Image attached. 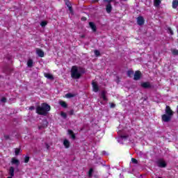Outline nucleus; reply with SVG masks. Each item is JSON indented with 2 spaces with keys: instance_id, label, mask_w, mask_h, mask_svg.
Returning a JSON list of instances; mask_svg holds the SVG:
<instances>
[{
  "instance_id": "obj_1",
  "label": "nucleus",
  "mask_w": 178,
  "mask_h": 178,
  "mask_svg": "<svg viewBox=\"0 0 178 178\" xmlns=\"http://www.w3.org/2000/svg\"><path fill=\"white\" fill-rule=\"evenodd\" d=\"M86 73V68L74 65L71 68V77L74 80H79Z\"/></svg>"
},
{
  "instance_id": "obj_2",
  "label": "nucleus",
  "mask_w": 178,
  "mask_h": 178,
  "mask_svg": "<svg viewBox=\"0 0 178 178\" xmlns=\"http://www.w3.org/2000/svg\"><path fill=\"white\" fill-rule=\"evenodd\" d=\"M49 111H51V106L47 103H42L41 106H38L36 107V113L42 116H47Z\"/></svg>"
},
{
  "instance_id": "obj_3",
  "label": "nucleus",
  "mask_w": 178,
  "mask_h": 178,
  "mask_svg": "<svg viewBox=\"0 0 178 178\" xmlns=\"http://www.w3.org/2000/svg\"><path fill=\"white\" fill-rule=\"evenodd\" d=\"M173 118V111L170 108V106H166L165 107V114L161 115V120L165 122V123H169Z\"/></svg>"
},
{
  "instance_id": "obj_4",
  "label": "nucleus",
  "mask_w": 178,
  "mask_h": 178,
  "mask_svg": "<svg viewBox=\"0 0 178 178\" xmlns=\"http://www.w3.org/2000/svg\"><path fill=\"white\" fill-rule=\"evenodd\" d=\"M140 86L142 87V88H145V90L154 88V85H152L151 83L148 81L141 83Z\"/></svg>"
},
{
  "instance_id": "obj_5",
  "label": "nucleus",
  "mask_w": 178,
  "mask_h": 178,
  "mask_svg": "<svg viewBox=\"0 0 178 178\" xmlns=\"http://www.w3.org/2000/svg\"><path fill=\"white\" fill-rule=\"evenodd\" d=\"M156 164L159 168H166L167 166L166 161H163V159H159L157 161Z\"/></svg>"
},
{
  "instance_id": "obj_6",
  "label": "nucleus",
  "mask_w": 178,
  "mask_h": 178,
  "mask_svg": "<svg viewBox=\"0 0 178 178\" xmlns=\"http://www.w3.org/2000/svg\"><path fill=\"white\" fill-rule=\"evenodd\" d=\"M92 86L94 92H98L99 91V87L98 86V84L96 83L95 81H92Z\"/></svg>"
},
{
  "instance_id": "obj_7",
  "label": "nucleus",
  "mask_w": 178,
  "mask_h": 178,
  "mask_svg": "<svg viewBox=\"0 0 178 178\" xmlns=\"http://www.w3.org/2000/svg\"><path fill=\"white\" fill-rule=\"evenodd\" d=\"M141 79V72L136 71L134 76V80H140Z\"/></svg>"
},
{
  "instance_id": "obj_8",
  "label": "nucleus",
  "mask_w": 178,
  "mask_h": 178,
  "mask_svg": "<svg viewBox=\"0 0 178 178\" xmlns=\"http://www.w3.org/2000/svg\"><path fill=\"white\" fill-rule=\"evenodd\" d=\"M11 163L12 165H15L16 166H19V165H20V161H19V159L13 157L11 159Z\"/></svg>"
},
{
  "instance_id": "obj_9",
  "label": "nucleus",
  "mask_w": 178,
  "mask_h": 178,
  "mask_svg": "<svg viewBox=\"0 0 178 178\" xmlns=\"http://www.w3.org/2000/svg\"><path fill=\"white\" fill-rule=\"evenodd\" d=\"M137 23L138 26H143L145 23L144 17L142 16H140L137 18Z\"/></svg>"
},
{
  "instance_id": "obj_10",
  "label": "nucleus",
  "mask_w": 178,
  "mask_h": 178,
  "mask_svg": "<svg viewBox=\"0 0 178 178\" xmlns=\"http://www.w3.org/2000/svg\"><path fill=\"white\" fill-rule=\"evenodd\" d=\"M101 95L103 101L108 102V98L106 97V91L105 90L102 91Z\"/></svg>"
},
{
  "instance_id": "obj_11",
  "label": "nucleus",
  "mask_w": 178,
  "mask_h": 178,
  "mask_svg": "<svg viewBox=\"0 0 178 178\" xmlns=\"http://www.w3.org/2000/svg\"><path fill=\"white\" fill-rule=\"evenodd\" d=\"M106 11L108 13H111V12H112V4H111V3H108V4L106 6Z\"/></svg>"
},
{
  "instance_id": "obj_12",
  "label": "nucleus",
  "mask_w": 178,
  "mask_h": 178,
  "mask_svg": "<svg viewBox=\"0 0 178 178\" xmlns=\"http://www.w3.org/2000/svg\"><path fill=\"white\" fill-rule=\"evenodd\" d=\"M36 53L40 56V58H44V51L41 50V49H37Z\"/></svg>"
},
{
  "instance_id": "obj_13",
  "label": "nucleus",
  "mask_w": 178,
  "mask_h": 178,
  "mask_svg": "<svg viewBox=\"0 0 178 178\" xmlns=\"http://www.w3.org/2000/svg\"><path fill=\"white\" fill-rule=\"evenodd\" d=\"M89 26L90 29H92V31H97V26L95 25V24H94V22H89Z\"/></svg>"
},
{
  "instance_id": "obj_14",
  "label": "nucleus",
  "mask_w": 178,
  "mask_h": 178,
  "mask_svg": "<svg viewBox=\"0 0 178 178\" xmlns=\"http://www.w3.org/2000/svg\"><path fill=\"white\" fill-rule=\"evenodd\" d=\"M9 175L11 177H13V176H15V168H13V166L10 167Z\"/></svg>"
},
{
  "instance_id": "obj_15",
  "label": "nucleus",
  "mask_w": 178,
  "mask_h": 178,
  "mask_svg": "<svg viewBox=\"0 0 178 178\" xmlns=\"http://www.w3.org/2000/svg\"><path fill=\"white\" fill-rule=\"evenodd\" d=\"M44 76L46 77V79H49V80H54V75L51 74L44 73Z\"/></svg>"
},
{
  "instance_id": "obj_16",
  "label": "nucleus",
  "mask_w": 178,
  "mask_h": 178,
  "mask_svg": "<svg viewBox=\"0 0 178 178\" xmlns=\"http://www.w3.org/2000/svg\"><path fill=\"white\" fill-rule=\"evenodd\" d=\"M63 145L65 148H69L70 147V142L67 139H65L63 141Z\"/></svg>"
},
{
  "instance_id": "obj_17",
  "label": "nucleus",
  "mask_w": 178,
  "mask_h": 178,
  "mask_svg": "<svg viewBox=\"0 0 178 178\" xmlns=\"http://www.w3.org/2000/svg\"><path fill=\"white\" fill-rule=\"evenodd\" d=\"M161 2L162 1L161 0H154V6L157 8L159 6V5H161Z\"/></svg>"
},
{
  "instance_id": "obj_18",
  "label": "nucleus",
  "mask_w": 178,
  "mask_h": 178,
  "mask_svg": "<svg viewBox=\"0 0 178 178\" xmlns=\"http://www.w3.org/2000/svg\"><path fill=\"white\" fill-rule=\"evenodd\" d=\"M59 104L63 108H67V104L66 103V102L60 101Z\"/></svg>"
},
{
  "instance_id": "obj_19",
  "label": "nucleus",
  "mask_w": 178,
  "mask_h": 178,
  "mask_svg": "<svg viewBox=\"0 0 178 178\" xmlns=\"http://www.w3.org/2000/svg\"><path fill=\"white\" fill-rule=\"evenodd\" d=\"M178 6V1L177 0H174L172 1V8L173 9H176Z\"/></svg>"
},
{
  "instance_id": "obj_20",
  "label": "nucleus",
  "mask_w": 178,
  "mask_h": 178,
  "mask_svg": "<svg viewBox=\"0 0 178 178\" xmlns=\"http://www.w3.org/2000/svg\"><path fill=\"white\" fill-rule=\"evenodd\" d=\"M134 75V71L133 70H129L127 72V76L128 77H133V76Z\"/></svg>"
},
{
  "instance_id": "obj_21",
  "label": "nucleus",
  "mask_w": 178,
  "mask_h": 178,
  "mask_svg": "<svg viewBox=\"0 0 178 178\" xmlns=\"http://www.w3.org/2000/svg\"><path fill=\"white\" fill-rule=\"evenodd\" d=\"M20 152H22V148H15V154L16 156H17V155H19V154H20Z\"/></svg>"
},
{
  "instance_id": "obj_22",
  "label": "nucleus",
  "mask_w": 178,
  "mask_h": 178,
  "mask_svg": "<svg viewBox=\"0 0 178 178\" xmlns=\"http://www.w3.org/2000/svg\"><path fill=\"white\" fill-rule=\"evenodd\" d=\"M33 62L32 59L28 60V61H27L28 67H31L33 66Z\"/></svg>"
},
{
  "instance_id": "obj_23",
  "label": "nucleus",
  "mask_w": 178,
  "mask_h": 178,
  "mask_svg": "<svg viewBox=\"0 0 178 178\" xmlns=\"http://www.w3.org/2000/svg\"><path fill=\"white\" fill-rule=\"evenodd\" d=\"M24 162V163H29V162H30V156H26Z\"/></svg>"
},
{
  "instance_id": "obj_24",
  "label": "nucleus",
  "mask_w": 178,
  "mask_h": 178,
  "mask_svg": "<svg viewBox=\"0 0 178 178\" xmlns=\"http://www.w3.org/2000/svg\"><path fill=\"white\" fill-rule=\"evenodd\" d=\"M92 172H94V169L90 168L88 171V176L89 177H92Z\"/></svg>"
},
{
  "instance_id": "obj_25",
  "label": "nucleus",
  "mask_w": 178,
  "mask_h": 178,
  "mask_svg": "<svg viewBox=\"0 0 178 178\" xmlns=\"http://www.w3.org/2000/svg\"><path fill=\"white\" fill-rule=\"evenodd\" d=\"M47 24H48V22L47 21H42L40 23V26L41 27H45V26H47Z\"/></svg>"
},
{
  "instance_id": "obj_26",
  "label": "nucleus",
  "mask_w": 178,
  "mask_h": 178,
  "mask_svg": "<svg viewBox=\"0 0 178 178\" xmlns=\"http://www.w3.org/2000/svg\"><path fill=\"white\" fill-rule=\"evenodd\" d=\"M60 115L62 116V118H63V119H66V118H67V114H66V113L63 111L60 113Z\"/></svg>"
},
{
  "instance_id": "obj_27",
  "label": "nucleus",
  "mask_w": 178,
  "mask_h": 178,
  "mask_svg": "<svg viewBox=\"0 0 178 178\" xmlns=\"http://www.w3.org/2000/svg\"><path fill=\"white\" fill-rule=\"evenodd\" d=\"M172 55L177 56L178 55V50L176 49H174L172 50Z\"/></svg>"
},
{
  "instance_id": "obj_28",
  "label": "nucleus",
  "mask_w": 178,
  "mask_h": 178,
  "mask_svg": "<svg viewBox=\"0 0 178 178\" xmlns=\"http://www.w3.org/2000/svg\"><path fill=\"white\" fill-rule=\"evenodd\" d=\"M65 97L67 98H73V97H74V95L72 94V93H67L65 95Z\"/></svg>"
},
{
  "instance_id": "obj_29",
  "label": "nucleus",
  "mask_w": 178,
  "mask_h": 178,
  "mask_svg": "<svg viewBox=\"0 0 178 178\" xmlns=\"http://www.w3.org/2000/svg\"><path fill=\"white\" fill-rule=\"evenodd\" d=\"M95 56H100L101 53L98 50H95Z\"/></svg>"
},
{
  "instance_id": "obj_30",
  "label": "nucleus",
  "mask_w": 178,
  "mask_h": 178,
  "mask_svg": "<svg viewBox=\"0 0 178 178\" xmlns=\"http://www.w3.org/2000/svg\"><path fill=\"white\" fill-rule=\"evenodd\" d=\"M131 162L132 163H135V165H137V163H138V161H137V159L132 158L131 159Z\"/></svg>"
},
{
  "instance_id": "obj_31",
  "label": "nucleus",
  "mask_w": 178,
  "mask_h": 178,
  "mask_svg": "<svg viewBox=\"0 0 178 178\" xmlns=\"http://www.w3.org/2000/svg\"><path fill=\"white\" fill-rule=\"evenodd\" d=\"M121 138L127 140V138H129V135H121Z\"/></svg>"
},
{
  "instance_id": "obj_32",
  "label": "nucleus",
  "mask_w": 178,
  "mask_h": 178,
  "mask_svg": "<svg viewBox=\"0 0 178 178\" xmlns=\"http://www.w3.org/2000/svg\"><path fill=\"white\" fill-rule=\"evenodd\" d=\"M65 5H66V6H67V8H70V6H72V3L69 1H67L65 2Z\"/></svg>"
},
{
  "instance_id": "obj_33",
  "label": "nucleus",
  "mask_w": 178,
  "mask_h": 178,
  "mask_svg": "<svg viewBox=\"0 0 178 178\" xmlns=\"http://www.w3.org/2000/svg\"><path fill=\"white\" fill-rule=\"evenodd\" d=\"M168 33H170L171 35H173V31L172 30L171 28H168Z\"/></svg>"
},
{
  "instance_id": "obj_34",
  "label": "nucleus",
  "mask_w": 178,
  "mask_h": 178,
  "mask_svg": "<svg viewBox=\"0 0 178 178\" xmlns=\"http://www.w3.org/2000/svg\"><path fill=\"white\" fill-rule=\"evenodd\" d=\"M69 113H70V116L74 115V110H73V109L70 110Z\"/></svg>"
},
{
  "instance_id": "obj_35",
  "label": "nucleus",
  "mask_w": 178,
  "mask_h": 178,
  "mask_svg": "<svg viewBox=\"0 0 178 178\" xmlns=\"http://www.w3.org/2000/svg\"><path fill=\"white\" fill-rule=\"evenodd\" d=\"M6 102H7L6 97H3L1 98V102L6 103Z\"/></svg>"
},
{
  "instance_id": "obj_36",
  "label": "nucleus",
  "mask_w": 178,
  "mask_h": 178,
  "mask_svg": "<svg viewBox=\"0 0 178 178\" xmlns=\"http://www.w3.org/2000/svg\"><path fill=\"white\" fill-rule=\"evenodd\" d=\"M68 134H69L70 136H72V134H74V133L72 131V129H69V130H68Z\"/></svg>"
},
{
  "instance_id": "obj_37",
  "label": "nucleus",
  "mask_w": 178,
  "mask_h": 178,
  "mask_svg": "<svg viewBox=\"0 0 178 178\" xmlns=\"http://www.w3.org/2000/svg\"><path fill=\"white\" fill-rule=\"evenodd\" d=\"M68 9H69L70 13H73V8L72 7V6L68 7Z\"/></svg>"
},
{
  "instance_id": "obj_38",
  "label": "nucleus",
  "mask_w": 178,
  "mask_h": 178,
  "mask_svg": "<svg viewBox=\"0 0 178 178\" xmlns=\"http://www.w3.org/2000/svg\"><path fill=\"white\" fill-rule=\"evenodd\" d=\"M115 106H116V104H115L114 103H110L111 108H115Z\"/></svg>"
},
{
  "instance_id": "obj_39",
  "label": "nucleus",
  "mask_w": 178,
  "mask_h": 178,
  "mask_svg": "<svg viewBox=\"0 0 178 178\" xmlns=\"http://www.w3.org/2000/svg\"><path fill=\"white\" fill-rule=\"evenodd\" d=\"M71 136V138H72V140H75L76 139V135L74 134H72V135Z\"/></svg>"
},
{
  "instance_id": "obj_40",
  "label": "nucleus",
  "mask_w": 178,
  "mask_h": 178,
  "mask_svg": "<svg viewBox=\"0 0 178 178\" xmlns=\"http://www.w3.org/2000/svg\"><path fill=\"white\" fill-rule=\"evenodd\" d=\"M4 138H5L6 140H9V138H10V137L9 136V135H5V136H4Z\"/></svg>"
},
{
  "instance_id": "obj_41",
  "label": "nucleus",
  "mask_w": 178,
  "mask_h": 178,
  "mask_svg": "<svg viewBox=\"0 0 178 178\" xmlns=\"http://www.w3.org/2000/svg\"><path fill=\"white\" fill-rule=\"evenodd\" d=\"M81 20L82 22H86V20H87V17H83L81 18Z\"/></svg>"
},
{
  "instance_id": "obj_42",
  "label": "nucleus",
  "mask_w": 178,
  "mask_h": 178,
  "mask_svg": "<svg viewBox=\"0 0 178 178\" xmlns=\"http://www.w3.org/2000/svg\"><path fill=\"white\" fill-rule=\"evenodd\" d=\"M34 109H35L34 106H30V107H29V110H30V111H34Z\"/></svg>"
},
{
  "instance_id": "obj_43",
  "label": "nucleus",
  "mask_w": 178,
  "mask_h": 178,
  "mask_svg": "<svg viewBox=\"0 0 178 178\" xmlns=\"http://www.w3.org/2000/svg\"><path fill=\"white\" fill-rule=\"evenodd\" d=\"M45 146L47 149H49V145L48 143H45Z\"/></svg>"
},
{
  "instance_id": "obj_44",
  "label": "nucleus",
  "mask_w": 178,
  "mask_h": 178,
  "mask_svg": "<svg viewBox=\"0 0 178 178\" xmlns=\"http://www.w3.org/2000/svg\"><path fill=\"white\" fill-rule=\"evenodd\" d=\"M86 36L84 35H81V38H84Z\"/></svg>"
},
{
  "instance_id": "obj_45",
  "label": "nucleus",
  "mask_w": 178,
  "mask_h": 178,
  "mask_svg": "<svg viewBox=\"0 0 178 178\" xmlns=\"http://www.w3.org/2000/svg\"><path fill=\"white\" fill-rule=\"evenodd\" d=\"M95 1V2H99V0H94Z\"/></svg>"
},
{
  "instance_id": "obj_46",
  "label": "nucleus",
  "mask_w": 178,
  "mask_h": 178,
  "mask_svg": "<svg viewBox=\"0 0 178 178\" xmlns=\"http://www.w3.org/2000/svg\"><path fill=\"white\" fill-rule=\"evenodd\" d=\"M8 60H10V57H8Z\"/></svg>"
},
{
  "instance_id": "obj_47",
  "label": "nucleus",
  "mask_w": 178,
  "mask_h": 178,
  "mask_svg": "<svg viewBox=\"0 0 178 178\" xmlns=\"http://www.w3.org/2000/svg\"><path fill=\"white\" fill-rule=\"evenodd\" d=\"M8 178H12V177H8Z\"/></svg>"
},
{
  "instance_id": "obj_48",
  "label": "nucleus",
  "mask_w": 178,
  "mask_h": 178,
  "mask_svg": "<svg viewBox=\"0 0 178 178\" xmlns=\"http://www.w3.org/2000/svg\"><path fill=\"white\" fill-rule=\"evenodd\" d=\"M39 129H41V127H39Z\"/></svg>"
},
{
  "instance_id": "obj_49",
  "label": "nucleus",
  "mask_w": 178,
  "mask_h": 178,
  "mask_svg": "<svg viewBox=\"0 0 178 178\" xmlns=\"http://www.w3.org/2000/svg\"><path fill=\"white\" fill-rule=\"evenodd\" d=\"M122 1H127V0H122Z\"/></svg>"
}]
</instances>
